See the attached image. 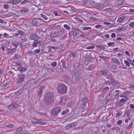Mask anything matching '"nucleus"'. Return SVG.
Wrapping results in <instances>:
<instances>
[{
  "label": "nucleus",
  "mask_w": 134,
  "mask_h": 134,
  "mask_svg": "<svg viewBox=\"0 0 134 134\" xmlns=\"http://www.w3.org/2000/svg\"><path fill=\"white\" fill-rule=\"evenodd\" d=\"M96 47L97 49H98L99 50H102V51L105 50V46L102 45H100V46H97Z\"/></svg>",
  "instance_id": "obj_24"
},
{
  "label": "nucleus",
  "mask_w": 134,
  "mask_h": 134,
  "mask_svg": "<svg viewBox=\"0 0 134 134\" xmlns=\"http://www.w3.org/2000/svg\"><path fill=\"white\" fill-rule=\"evenodd\" d=\"M99 57L100 58L102 59L103 60H104L105 61H106V60L107 59V57L104 56L100 55L99 56Z\"/></svg>",
  "instance_id": "obj_38"
},
{
  "label": "nucleus",
  "mask_w": 134,
  "mask_h": 134,
  "mask_svg": "<svg viewBox=\"0 0 134 134\" xmlns=\"http://www.w3.org/2000/svg\"><path fill=\"white\" fill-rule=\"evenodd\" d=\"M133 123V122H131L130 124L128 126L127 128L129 129H130L132 127Z\"/></svg>",
  "instance_id": "obj_57"
},
{
  "label": "nucleus",
  "mask_w": 134,
  "mask_h": 134,
  "mask_svg": "<svg viewBox=\"0 0 134 134\" xmlns=\"http://www.w3.org/2000/svg\"><path fill=\"white\" fill-rule=\"evenodd\" d=\"M55 46L57 48V50L59 49H62L63 47L62 44L59 42H57Z\"/></svg>",
  "instance_id": "obj_26"
},
{
  "label": "nucleus",
  "mask_w": 134,
  "mask_h": 134,
  "mask_svg": "<svg viewBox=\"0 0 134 134\" xmlns=\"http://www.w3.org/2000/svg\"><path fill=\"white\" fill-rule=\"evenodd\" d=\"M21 2V0H9V3H12L13 5L16 4Z\"/></svg>",
  "instance_id": "obj_15"
},
{
  "label": "nucleus",
  "mask_w": 134,
  "mask_h": 134,
  "mask_svg": "<svg viewBox=\"0 0 134 134\" xmlns=\"http://www.w3.org/2000/svg\"><path fill=\"white\" fill-rule=\"evenodd\" d=\"M91 4L93 6L99 8H102L103 5L99 3H96L93 1H90Z\"/></svg>",
  "instance_id": "obj_7"
},
{
  "label": "nucleus",
  "mask_w": 134,
  "mask_h": 134,
  "mask_svg": "<svg viewBox=\"0 0 134 134\" xmlns=\"http://www.w3.org/2000/svg\"><path fill=\"white\" fill-rule=\"evenodd\" d=\"M61 62L62 63V67L65 70H67L68 68L65 65V59H63L61 60Z\"/></svg>",
  "instance_id": "obj_22"
},
{
  "label": "nucleus",
  "mask_w": 134,
  "mask_h": 134,
  "mask_svg": "<svg viewBox=\"0 0 134 134\" xmlns=\"http://www.w3.org/2000/svg\"><path fill=\"white\" fill-rule=\"evenodd\" d=\"M69 110L68 109H67L64 110L63 111L62 113V115H64L67 114L69 112Z\"/></svg>",
  "instance_id": "obj_34"
},
{
  "label": "nucleus",
  "mask_w": 134,
  "mask_h": 134,
  "mask_svg": "<svg viewBox=\"0 0 134 134\" xmlns=\"http://www.w3.org/2000/svg\"><path fill=\"white\" fill-rule=\"evenodd\" d=\"M131 109L130 110H127L125 112L124 116H125L126 117H127L129 116L131 113Z\"/></svg>",
  "instance_id": "obj_28"
},
{
  "label": "nucleus",
  "mask_w": 134,
  "mask_h": 134,
  "mask_svg": "<svg viewBox=\"0 0 134 134\" xmlns=\"http://www.w3.org/2000/svg\"><path fill=\"white\" fill-rule=\"evenodd\" d=\"M109 89V87L107 86L103 89V92H106Z\"/></svg>",
  "instance_id": "obj_41"
},
{
  "label": "nucleus",
  "mask_w": 134,
  "mask_h": 134,
  "mask_svg": "<svg viewBox=\"0 0 134 134\" xmlns=\"http://www.w3.org/2000/svg\"><path fill=\"white\" fill-rule=\"evenodd\" d=\"M25 78V76L24 74L21 75L19 77L17 81L18 83L19 84L22 83L24 82Z\"/></svg>",
  "instance_id": "obj_9"
},
{
  "label": "nucleus",
  "mask_w": 134,
  "mask_h": 134,
  "mask_svg": "<svg viewBox=\"0 0 134 134\" xmlns=\"http://www.w3.org/2000/svg\"><path fill=\"white\" fill-rule=\"evenodd\" d=\"M129 99V98L127 97H125L122 98L120 101H117L116 104L118 107H121Z\"/></svg>",
  "instance_id": "obj_4"
},
{
  "label": "nucleus",
  "mask_w": 134,
  "mask_h": 134,
  "mask_svg": "<svg viewBox=\"0 0 134 134\" xmlns=\"http://www.w3.org/2000/svg\"><path fill=\"white\" fill-rule=\"evenodd\" d=\"M69 56L70 57L72 56L73 57L75 58L77 56V53H76L71 52L69 55Z\"/></svg>",
  "instance_id": "obj_36"
},
{
  "label": "nucleus",
  "mask_w": 134,
  "mask_h": 134,
  "mask_svg": "<svg viewBox=\"0 0 134 134\" xmlns=\"http://www.w3.org/2000/svg\"><path fill=\"white\" fill-rule=\"evenodd\" d=\"M94 46H92L89 47H87L85 48L87 49H93L94 48Z\"/></svg>",
  "instance_id": "obj_59"
},
{
  "label": "nucleus",
  "mask_w": 134,
  "mask_h": 134,
  "mask_svg": "<svg viewBox=\"0 0 134 134\" xmlns=\"http://www.w3.org/2000/svg\"><path fill=\"white\" fill-rule=\"evenodd\" d=\"M58 92L61 94L65 93L67 91L66 87L64 85L60 84L58 86Z\"/></svg>",
  "instance_id": "obj_2"
},
{
  "label": "nucleus",
  "mask_w": 134,
  "mask_h": 134,
  "mask_svg": "<svg viewBox=\"0 0 134 134\" xmlns=\"http://www.w3.org/2000/svg\"><path fill=\"white\" fill-rule=\"evenodd\" d=\"M124 63L125 64L128 66H130V63L129 62L126 60H124Z\"/></svg>",
  "instance_id": "obj_61"
},
{
  "label": "nucleus",
  "mask_w": 134,
  "mask_h": 134,
  "mask_svg": "<svg viewBox=\"0 0 134 134\" xmlns=\"http://www.w3.org/2000/svg\"><path fill=\"white\" fill-rule=\"evenodd\" d=\"M106 78L109 80L111 81H114V79L113 75L111 74H109L107 75Z\"/></svg>",
  "instance_id": "obj_14"
},
{
  "label": "nucleus",
  "mask_w": 134,
  "mask_h": 134,
  "mask_svg": "<svg viewBox=\"0 0 134 134\" xmlns=\"http://www.w3.org/2000/svg\"><path fill=\"white\" fill-rule=\"evenodd\" d=\"M12 44L16 48H17L19 46V42L15 41L13 42Z\"/></svg>",
  "instance_id": "obj_32"
},
{
  "label": "nucleus",
  "mask_w": 134,
  "mask_h": 134,
  "mask_svg": "<svg viewBox=\"0 0 134 134\" xmlns=\"http://www.w3.org/2000/svg\"><path fill=\"white\" fill-rule=\"evenodd\" d=\"M24 89V87L23 88H20L18 91L15 93V94L16 95H19L23 92Z\"/></svg>",
  "instance_id": "obj_19"
},
{
  "label": "nucleus",
  "mask_w": 134,
  "mask_h": 134,
  "mask_svg": "<svg viewBox=\"0 0 134 134\" xmlns=\"http://www.w3.org/2000/svg\"><path fill=\"white\" fill-rule=\"evenodd\" d=\"M19 71H20L22 72H25L26 70L27 69L25 67H19L18 68Z\"/></svg>",
  "instance_id": "obj_33"
},
{
  "label": "nucleus",
  "mask_w": 134,
  "mask_h": 134,
  "mask_svg": "<svg viewBox=\"0 0 134 134\" xmlns=\"http://www.w3.org/2000/svg\"><path fill=\"white\" fill-rule=\"evenodd\" d=\"M107 73L108 71L106 69H103L100 72V75L103 76H107Z\"/></svg>",
  "instance_id": "obj_20"
},
{
  "label": "nucleus",
  "mask_w": 134,
  "mask_h": 134,
  "mask_svg": "<svg viewBox=\"0 0 134 134\" xmlns=\"http://www.w3.org/2000/svg\"><path fill=\"white\" fill-rule=\"evenodd\" d=\"M90 20H92L93 21H96L98 20V19L96 18L93 16H90L89 18Z\"/></svg>",
  "instance_id": "obj_47"
},
{
  "label": "nucleus",
  "mask_w": 134,
  "mask_h": 134,
  "mask_svg": "<svg viewBox=\"0 0 134 134\" xmlns=\"http://www.w3.org/2000/svg\"><path fill=\"white\" fill-rule=\"evenodd\" d=\"M108 46L109 47H111L115 44V43L114 42H109L108 43Z\"/></svg>",
  "instance_id": "obj_52"
},
{
  "label": "nucleus",
  "mask_w": 134,
  "mask_h": 134,
  "mask_svg": "<svg viewBox=\"0 0 134 134\" xmlns=\"http://www.w3.org/2000/svg\"><path fill=\"white\" fill-rule=\"evenodd\" d=\"M47 48L48 49V52H52V51L57 50V48L56 46H49L47 47Z\"/></svg>",
  "instance_id": "obj_16"
},
{
  "label": "nucleus",
  "mask_w": 134,
  "mask_h": 134,
  "mask_svg": "<svg viewBox=\"0 0 134 134\" xmlns=\"http://www.w3.org/2000/svg\"><path fill=\"white\" fill-rule=\"evenodd\" d=\"M38 24V21L36 19H33L31 23V24L33 26H37Z\"/></svg>",
  "instance_id": "obj_12"
},
{
  "label": "nucleus",
  "mask_w": 134,
  "mask_h": 134,
  "mask_svg": "<svg viewBox=\"0 0 134 134\" xmlns=\"http://www.w3.org/2000/svg\"><path fill=\"white\" fill-rule=\"evenodd\" d=\"M40 49H36L35 50V53H36V54H38L40 53Z\"/></svg>",
  "instance_id": "obj_62"
},
{
  "label": "nucleus",
  "mask_w": 134,
  "mask_h": 134,
  "mask_svg": "<svg viewBox=\"0 0 134 134\" xmlns=\"http://www.w3.org/2000/svg\"><path fill=\"white\" fill-rule=\"evenodd\" d=\"M7 128H12L14 127V125L13 124H10L5 125Z\"/></svg>",
  "instance_id": "obj_46"
},
{
  "label": "nucleus",
  "mask_w": 134,
  "mask_h": 134,
  "mask_svg": "<svg viewBox=\"0 0 134 134\" xmlns=\"http://www.w3.org/2000/svg\"><path fill=\"white\" fill-rule=\"evenodd\" d=\"M64 30V29H62L60 31H58L55 34H57L56 35L58 36H60L63 34Z\"/></svg>",
  "instance_id": "obj_23"
},
{
  "label": "nucleus",
  "mask_w": 134,
  "mask_h": 134,
  "mask_svg": "<svg viewBox=\"0 0 134 134\" xmlns=\"http://www.w3.org/2000/svg\"><path fill=\"white\" fill-rule=\"evenodd\" d=\"M113 97L111 95V92L109 91V93L105 97V100L108 101L110 100Z\"/></svg>",
  "instance_id": "obj_11"
},
{
  "label": "nucleus",
  "mask_w": 134,
  "mask_h": 134,
  "mask_svg": "<svg viewBox=\"0 0 134 134\" xmlns=\"http://www.w3.org/2000/svg\"><path fill=\"white\" fill-rule=\"evenodd\" d=\"M30 40H35L37 39H39L40 38L36 34L34 33L30 35Z\"/></svg>",
  "instance_id": "obj_6"
},
{
  "label": "nucleus",
  "mask_w": 134,
  "mask_h": 134,
  "mask_svg": "<svg viewBox=\"0 0 134 134\" xmlns=\"http://www.w3.org/2000/svg\"><path fill=\"white\" fill-rule=\"evenodd\" d=\"M15 59H19L20 58V55L18 54V53H16L15 54Z\"/></svg>",
  "instance_id": "obj_50"
},
{
  "label": "nucleus",
  "mask_w": 134,
  "mask_h": 134,
  "mask_svg": "<svg viewBox=\"0 0 134 134\" xmlns=\"http://www.w3.org/2000/svg\"><path fill=\"white\" fill-rule=\"evenodd\" d=\"M93 58L91 56L87 55L86 58V60L89 62H91L93 60Z\"/></svg>",
  "instance_id": "obj_29"
},
{
  "label": "nucleus",
  "mask_w": 134,
  "mask_h": 134,
  "mask_svg": "<svg viewBox=\"0 0 134 134\" xmlns=\"http://www.w3.org/2000/svg\"><path fill=\"white\" fill-rule=\"evenodd\" d=\"M9 42L8 41H6V42L4 43V46L5 48H7L9 46Z\"/></svg>",
  "instance_id": "obj_37"
},
{
  "label": "nucleus",
  "mask_w": 134,
  "mask_h": 134,
  "mask_svg": "<svg viewBox=\"0 0 134 134\" xmlns=\"http://www.w3.org/2000/svg\"><path fill=\"white\" fill-rule=\"evenodd\" d=\"M37 46V44L36 40L34 41L32 44V47H35Z\"/></svg>",
  "instance_id": "obj_42"
},
{
  "label": "nucleus",
  "mask_w": 134,
  "mask_h": 134,
  "mask_svg": "<svg viewBox=\"0 0 134 134\" xmlns=\"http://www.w3.org/2000/svg\"><path fill=\"white\" fill-rule=\"evenodd\" d=\"M57 64V63L56 62H54L51 64V65L53 67H55Z\"/></svg>",
  "instance_id": "obj_55"
},
{
  "label": "nucleus",
  "mask_w": 134,
  "mask_h": 134,
  "mask_svg": "<svg viewBox=\"0 0 134 134\" xmlns=\"http://www.w3.org/2000/svg\"><path fill=\"white\" fill-rule=\"evenodd\" d=\"M111 60L114 63L118 65H120L121 64V63L119 62L118 60L115 58H112Z\"/></svg>",
  "instance_id": "obj_27"
},
{
  "label": "nucleus",
  "mask_w": 134,
  "mask_h": 134,
  "mask_svg": "<svg viewBox=\"0 0 134 134\" xmlns=\"http://www.w3.org/2000/svg\"><path fill=\"white\" fill-rule=\"evenodd\" d=\"M122 113V111L121 110L118 111L116 115V117L118 118L120 117Z\"/></svg>",
  "instance_id": "obj_31"
},
{
  "label": "nucleus",
  "mask_w": 134,
  "mask_h": 134,
  "mask_svg": "<svg viewBox=\"0 0 134 134\" xmlns=\"http://www.w3.org/2000/svg\"><path fill=\"white\" fill-rule=\"evenodd\" d=\"M37 121L36 120L34 119L32 120L31 122L32 123L35 124H37Z\"/></svg>",
  "instance_id": "obj_58"
},
{
  "label": "nucleus",
  "mask_w": 134,
  "mask_h": 134,
  "mask_svg": "<svg viewBox=\"0 0 134 134\" xmlns=\"http://www.w3.org/2000/svg\"><path fill=\"white\" fill-rule=\"evenodd\" d=\"M91 29V27H84L83 28V30L84 31H85L87 30H90Z\"/></svg>",
  "instance_id": "obj_54"
},
{
  "label": "nucleus",
  "mask_w": 134,
  "mask_h": 134,
  "mask_svg": "<svg viewBox=\"0 0 134 134\" xmlns=\"http://www.w3.org/2000/svg\"><path fill=\"white\" fill-rule=\"evenodd\" d=\"M114 83V82L113 81H106L105 82V83L106 84H107V85H111L113 83Z\"/></svg>",
  "instance_id": "obj_51"
},
{
  "label": "nucleus",
  "mask_w": 134,
  "mask_h": 134,
  "mask_svg": "<svg viewBox=\"0 0 134 134\" xmlns=\"http://www.w3.org/2000/svg\"><path fill=\"white\" fill-rule=\"evenodd\" d=\"M61 101L60 102V104L62 105H64L65 104L66 100L65 98L64 97H62L60 98Z\"/></svg>",
  "instance_id": "obj_30"
},
{
  "label": "nucleus",
  "mask_w": 134,
  "mask_h": 134,
  "mask_svg": "<svg viewBox=\"0 0 134 134\" xmlns=\"http://www.w3.org/2000/svg\"><path fill=\"white\" fill-rule=\"evenodd\" d=\"M45 88V87L44 86H41L38 90L37 91V95L40 97L42 96V94L43 92V90Z\"/></svg>",
  "instance_id": "obj_8"
},
{
  "label": "nucleus",
  "mask_w": 134,
  "mask_h": 134,
  "mask_svg": "<svg viewBox=\"0 0 134 134\" xmlns=\"http://www.w3.org/2000/svg\"><path fill=\"white\" fill-rule=\"evenodd\" d=\"M41 16L45 20H47V19L48 18L46 14H41Z\"/></svg>",
  "instance_id": "obj_48"
},
{
  "label": "nucleus",
  "mask_w": 134,
  "mask_h": 134,
  "mask_svg": "<svg viewBox=\"0 0 134 134\" xmlns=\"http://www.w3.org/2000/svg\"><path fill=\"white\" fill-rule=\"evenodd\" d=\"M124 0H117L115 2V4L116 6L121 5L124 3Z\"/></svg>",
  "instance_id": "obj_21"
},
{
  "label": "nucleus",
  "mask_w": 134,
  "mask_h": 134,
  "mask_svg": "<svg viewBox=\"0 0 134 134\" xmlns=\"http://www.w3.org/2000/svg\"><path fill=\"white\" fill-rule=\"evenodd\" d=\"M129 88H132L133 90H134V84H130V87H129Z\"/></svg>",
  "instance_id": "obj_64"
},
{
  "label": "nucleus",
  "mask_w": 134,
  "mask_h": 134,
  "mask_svg": "<svg viewBox=\"0 0 134 134\" xmlns=\"http://www.w3.org/2000/svg\"><path fill=\"white\" fill-rule=\"evenodd\" d=\"M13 103H12L9 105L7 107V108L9 109L10 110L12 109L13 108Z\"/></svg>",
  "instance_id": "obj_45"
},
{
  "label": "nucleus",
  "mask_w": 134,
  "mask_h": 134,
  "mask_svg": "<svg viewBox=\"0 0 134 134\" xmlns=\"http://www.w3.org/2000/svg\"><path fill=\"white\" fill-rule=\"evenodd\" d=\"M18 32L19 33V35L21 36L24 35V32L20 30H18Z\"/></svg>",
  "instance_id": "obj_49"
},
{
  "label": "nucleus",
  "mask_w": 134,
  "mask_h": 134,
  "mask_svg": "<svg viewBox=\"0 0 134 134\" xmlns=\"http://www.w3.org/2000/svg\"><path fill=\"white\" fill-rule=\"evenodd\" d=\"M61 111V108L59 107H57L54 108L52 110L51 114L53 116H58L59 113Z\"/></svg>",
  "instance_id": "obj_3"
},
{
  "label": "nucleus",
  "mask_w": 134,
  "mask_h": 134,
  "mask_svg": "<svg viewBox=\"0 0 134 134\" xmlns=\"http://www.w3.org/2000/svg\"><path fill=\"white\" fill-rule=\"evenodd\" d=\"M10 83H11V82L10 81H8V82H7L5 83L2 85V87L3 88H4L7 87L10 84Z\"/></svg>",
  "instance_id": "obj_35"
},
{
  "label": "nucleus",
  "mask_w": 134,
  "mask_h": 134,
  "mask_svg": "<svg viewBox=\"0 0 134 134\" xmlns=\"http://www.w3.org/2000/svg\"><path fill=\"white\" fill-rule=\"evenodd\" d=\"M88 102L87 98L85 97L81 99V104L83 107H85Z\"/></svg>",
  "instance_id": "obj_10"
},
{
  "label": "nucleus",
  "mask_w": 134,
  "mask_h": 134,
  "mask_svg": "<svg viewBox=\"0 0 134 134\" xmlns=\"http://www.w3.org/2000/svg\"><path fill=\"white\" fill-rule=\"evenodd\" d=\"M53 94L52 93L48 92L45 96L44 102L47 105L51 106L52 105L54 102Z\"/></svg>",
  "instance_id": "obj_1"
},
{
  "label": "nucleus",
  "mask_w": 134,
  "mask_h": 134,
  "mask_svg": "<svg viewBox=\"0 0 134 134\" xmlns=\"http://www.w3.org/2000/svg\"><path fill=\"white\" fill-rule=\"evenodd\" d=\"M15 65L17 66H21L22 65V64L21 62H20L18 60L15 63Z\"/></svg>",
  "instance_id": "obj_44"
},
{
  "label": "nucleus",
  "mask_w": 134,
  "mask_h": 134,
  "mask_svg": "<svg viewBox=\"0 0 134 134\" xmlns=\"http://www.w3.org/2000/svg\"><path fill=\"white\" fill-rule=\"evenodd\" d=\"M130 12L131 14H134V9H129Z\"/></svg>",
  "instance_id": "obj_63"
},
{
  "label": "nucleus",
  "mask_w": 134,
  "mask_h": 134,
  "mask_svg": "<svg viewBox=\"0 0 134 134\" xmlns=\"http://www.w3.org/2000/svg\"><path fill=\"white\" fill-rule=\"evenodd\" d=\"M107 66L111 70H115L117 69L116 66L113 64L108 63Z\"/></svg>",
  "instance_id": "obj_18"
},
{
  "label": "nucleus",
  "mask_w": 134,
  "mask_h": 134,
  "mask_svg": "<svg viewBox=\"0 0 134 134\" xmlns=\"http://www.w3.org/2000/svg\"><path fill=\"white\" fill-rule=\"evenodd\" d=\"M8 52L9 54L13 55L15 52L16 49L15 48H12L11 49L7 48Z\"/></svg>",
  "instance_id": "obj_13"
},
{
  "label": "nucleus",
  "mask_w": 134,
  "mask_h": 134,
  "mask_svg": "<svg viewBox=\"0 0 134 134\" xmlns=\"http://www.w3.org/2000/svg\"><path fill=\"white\" fill-rule=\"evenodd\" d=\"M46 124V123L44 122H43V121H40L39 120L37 121V124H38L40 125H44Z\"/></svg>",
  "instance_id": "obj_43"
},
{
  "label": "nucleus",
  "mask_w": 134,
  "mask_h": 134,
  "mask_svg": "<svg viewBox=\"0 0 134 134\" xmlns=\"http://www.w3.org/2000/svg\"><path fill=\"white\" fill-rule=\"evenodd\" d=\"M71 125L72 127H74L77 126L78 125V123L77 122H74L73 123H71Z\"/></svg>",
  "instance_id": "obj_39"
},
{
  "label": "nucleus",
  "mask_w": 134,
  "mask_h": 134,
  "mask_svg": "<svg viewBox=\"0 0 134 134\" xmlns=\"http://www.w3.org/2000/svg\"><path fill=\"white\" fill-rule=\"evenodd\" d=\"M66 128L67 129H69L71 128H72L71 125V124H70L68 125L66 127Z\"/></svg>",
  "instance_id": "obj_60"
},
{
  "label": "nucleus",
  "mask_w": 134,
  "mask_h": 134,
  "mask_svg": "<svg viewBox=\"0 0 134 134\" xmlns=\"http://www.w3.org/2000/svg\"><path fill=\"white\" fill-rule=\"evenodd\" d=\"M64 26L66 30H69L70 29V26L66 24L64 25Z\"/></svg>",
  "instance_id": "obj_53"
},
{
  "label": "nucleus",
  "mask_w": 134,
  "mask_h": 134,
  "mask_svg": "<svg viewBox=\"0 0 134 134\" xmlns=\"http://www.w3.org/2000/svg\"><path fill=\"white\" fill-rule=\"evenodd\" d=\"M13 108L17 109L18 108V105L15 104V103H13Z\"/></svg>",
  "instance_id": "obj_56"
},
{
  "label": "nucleus",
  "mask_w": 134,
  "mask_h": 134,
  "mask_svg": "<svg viewBox=\"0 0 134 134\" xmlns=\"http://www.w3.org/2000/svg\"><path fill=\"white\" fill-rule=\"evenodd\" d=\"M72 78H74L76 81H80L81 78V75L77 71H74L72 75Z\"/></svg>",
  "instance_id": "obj_5"
},
{
  "label": "nucleus",
  "mask_w": 134,
  "mask_h": 134,
  "mask_svg": "<svg viewBox=\"0 0 134 134\" xmlns=\"http://www.w3.org/2000/svg\"><path fill=\"white\" fill-rule=\"evenodd\" d=\"M120 92V91L119 90H116L115 91V92L116 93L115 94L114 96V97L115 98L117 97L119 95V93Z\"/></svg>",
  "instance_id": "obj_40"
},
{
  "label": "nucleus",
  "mask_w": 134,
  "mask_h": 134,
  "mask_svg": "<svg viewBox=\"0 0 134 134\" xmlns=\"http://www.w3.org/2000/svg\"><path fill=\"white\" fill-rule=\"evenodd\" d=\"M29 10L27 8L24 7L20 10V12L23 13H25L28 12Z\"/></svg>",
  "instance_id": "obj_25"
},
{
  "label": "nucleus",
  "mask_w": 134,
  "mask_h": 134,
  "mask_svg": "<svg viewBox=\"0 0 134 134\" xmlns=\"http://www.w3.org/2000/svg\"><path fill=\"white\" fill-rule=\"evenodd\" d=\"M125 18V16L124 14L120 15L119 16L118 20L120 22H122L124 21Z\"/></svg>",
  "instance_id": "obj_17"
}]
</instances>
